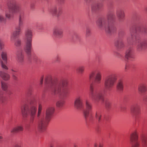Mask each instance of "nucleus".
<instances>
[{"instance_id": "4c0bfd02", "label": "nucleus", "mask_w": 147, "mask_h": 147, "mask_svg": "<svg viewBox=\"0 0 147 147\" xmlns=\"http://www.w3.org/2000/svg\"><path fill=\"white\" fill-rule=\"evenodd\" d=\"M90 30L89 28H87L86 30V36H89L90 34Z\"/></svg>"}, {"instance_id": "2eb2a0df", "label": "nucleus", "mask_w": 147, "mask_h": 147, "mask_svg": "<svg viewBox=\"0 0 147 147\" xmlns=\"http://www.w3.org/2000/svg\"><path fill=\"white\" fill-rule=\"evenodd\" d=\"M54 111V109L53 107H50L47 108L46 111L45 119L47 121H49L52 116Z\"/></svg>"}, {"instance_id": "f257e3e1", "label": "nucleus", "mask_w": 147, "mask_h": 147, "mask_svg": "<svg viewBox=\"0 0 147 147\" xmlns=\"http://www.w3.org/2000/svg\"><path fill=\"white\" fill-rule=\"evenodd\" d=\"M30 106L29 108L28 104H24L21 108V111L24 118H26L30 115L31 118V121L33 122L37 109V105L35 100H31L30 102Z\"/></svg>"}, {"instance_id": "4be33fe9", "label": "nucleus", "mask_w": 147, "mask_h": 147, "mask_svg": "<svg viewBox=\"0 0 147 147\" xmlns=\"http://www.w3.org/2000/svg\"><path fill=\"white\" fill-rule=\"evenodd\" d=\"M133 57L132 50L131 49H129L126 51L125 58L126 60H127L129 58Z\"/></svg>"}, {"instance_id": "aec40b11", "label": "nucleus", "mask_w": 147, "mask_h": 147, "mask_svg": "<svg viewBox=\"0 0 147 147\" xmlns=\"http://www.w3.org/2000/svg\"><path fill=\"white\" fill-rule=\"evenodd\" d=\"M116 15L119 21L123 20L125 16L124 11L121 9L117 11Z\"/></svg>"}, {"instance_id": "20e7f679", "label": "nucleus", "mask_w": 147, "mask_h": 147, "mask_svg": "<svg viewBox=\"0 0 147 147\" xmlns=\"http://www.w3.org/2000/svg\"><path fill=\"white\" fill-rule=\"evenodd\" d=\"M11 6L9 7V9L5 11V16L8 19L13 18L14 13H18L21 15L22 19V16L21 13L23 12V9L22 6L16 1L12 2L11 3Z\"/></svg>"}, {"instance_id": "7c9ffc66", "label": "nucleus", "mask_w": 147, "mask_h": 147, "mask_svg": "<svg viewBox=\"0 0 147 147\" xmlns=\"http://www.w3.org/2000/svg\"><path fill=\"white\" fill-rule=\"evenodd\" d=\"M64 103L65 102L63 100H60L57 102L56 105L57 107H61L63 106Z\"/></svg>"}, {"instance_id": "e433bc0d", "label": "nucleus", "mask_w": 147, "mask_h": 147, "mask_svg": "<svg viewBox=\"0 0 147 147\" xmlns=\"http://www.w3.org/2000/svg\"><path fill=\"white\" fill-rule=\"evenodd\" d=\"M7 98L6 97L0 95V101L3 103L6 100Z\"/></svg>"}, {"instance_id": "f3484780", "label": "nucleus", "mask_w": 147, "mask_h": 147, "mask_svg": "<svg viewBox=\"0 0 147 147\" xmlns=\"http://www.w3.org/2000/svg\"><path fill=\"white\" fill-rule=\"evenodd\" d=\"M131 113L133 114L137 115L140 113V109L139 105L135 104L132 106L130 109Z\"/></svg>"}, {"instance_id": "c85d7f7f", "label": "nucleus", "mask_w": 147, "mask_h": 147, "mask_svg": "<svg viewBox=\"0 0 147 147\" xmlns=\"http://www.w3.org/2000/svg\"><path fill=\"white\" fill-rule=\"evenodd\" d=\"M85 67L83 66H79L76 69V71L79 74L83 73L84 71Z\"/></svg>"}, {"instance_id": "a878e982", "label": "nucleus", "mask_w": 147, "mask_h": 147, "mask_svg": "<svg viewBox=\"0 0 147 147\" xmlns=\"http://www.w3.org/2000/svg\"><path fill=\"white\" fill-rule=\"evenodd\" d=\"M68 94V91L67 89H64L62 92H61L59 95L61 98H66Z\"/></svg>"}, {"instance_id": "49530a36", "label": "nucleus", "mask_w": 147, "mask_h": 147, "mask_svg": "<svg viewBox=\"0 0 147 147\" xmlns=\"http://www.w3.org/2000/svg\"><path fill=\"white\" fill-rule=\"evenodd\" d=\"M103 144L102 143H99V147H103Z\"/></svg>"}, {"instance_id": "5701e85b", "label": "nucleus", "mask_w": 147, "mask_h": 147, "mask_svg": "<svg viewBox=\"0 0 147 147\" xmlns=\"http://www.w3.org/2000/svg\"><path fill=\"white\" fill-rule=\"evenodd\" d=\"M116 88L117 91L122 92L123 90V81L119 80L117 84Z\"/></svg>"}, {"instance_id": "423d86ee", "label": "nucleus", "mask_w": 147, "mask_h": 147, "mask_svg": "<svg viewBox=\"0 0 147 147\" xmlns=\"http://www.w3.org/2000/svg\"><path fill=\"white\" fill-rule=\"evenodd\" d=\"M117 79V76L114 74H111L107 76L105 78L104 82L105 88L108 90L112 88L114 86Z\"/></svg>"}, {"instance_id": "412c9836", "label": "nucleus", "mask_w": 147, "mask_h": 147, "mask_svg": "<svg viewBox=\"0 0 147 147\" xmlns=\"http://www.w3.org/2000/svg\"><path fill=\"white\" fill-rule=\"evenodd\" d=\"M42 110V106L41 104H39L38 106V112L37 117L38 120L45 119L44 115L41 114Z\"/></svg>"}, {"instance_id": "5fc2aeb1", "label": "nucleus", "mask_w": 147, "mask_h": 147, "mask_svg": "<svg viewBox=\"0 0 147 147\" xmlns=\"http://www.w3.org/2000/svg\"><path fill=\"white\" fill-rule=\"evenodd\" d=\"M28 94H30V90H28Z\"/></svg>"}, {"instance_id": "603ef678", "label": "nucleus", "mask_w": 147, "mask_h": 147, "mask_svg": "<svg viewBox=\"0 0 147 147\" xmlns=\"http://www.w3.org/2000/svg\"><path fill=\"white\" fill-rule=\"evenodd\" d=\"M98 144L96 143H95L94 145V147H97Z\"/></svg>"}, {"instance_id": "bb28decb", "label": "nucleus", "mask_w": 147, "mask_h": 147, "mask_svg": "<svg viewBox=\"0 0 147 147\" xmlns=\"http://www.w3.org/2000/svg\"><path fill=\"white\" fill-rule=\"evenodd\" d=\"M58 84L61 87V88L66 87L67 84V82L66 80H63L60 81Z\"/></svg>"}, {"instance_id": "c756f323", "label": "nucleus", "mask_w": 147, "mask_h": 147, "mask_svg": "<svg viewBox=\"0 0 147 147\" xmlns=\"http://www.w3.org/2000/svg\"><path fill=\"white\" fill-rule=\"evenodd\" d=\"M142 142L143 147H147V137H143L142 139Z\"/></svg>"}, {"instance_id": "f03ea898", "label": "nucleus", "mask_w": 147, "mask_h": 147, "mask_svg": "<svg viewBox=\"0 0 147 147\" xmlns=\"http://www.w3.org/2000/svg\"><path fill=\"white\" fill-rule=\"evenodd\" d=\"M115 18V16L114 13H111L107 16V20H98L96 23L99 27L101 29H105L106 32L108 33H110L115 29L113 26L110 25L109 22L113 21Z\"/></svg>"}, {"instance_id": "37998d69", "label": "nucleus", "mask_w": 147, "mask_h": 147, "mask_svg": "<svg viewBox=\"0 0 147 147\" xmlns=\"http://www.w3.org/2000/svg\"><path fill=\"white\" fill-rule=\"evenodd\" d=\"M11 74H12V77L15 80H16L17 79V77L14 74V73H13V72L11 73Z\"/></svg>"}, {"instance_id": "9b49d317", "label": "nucleus", "mask_w": 147, "mask_h": 147, "mask_svg": "<svg viewBox=\"0 0 147 147\" xmlns=\"http://www.w3.org/2000/svg\"><path fill=\"white\" fill-rule=\"evenodd\" d=\"M39 122L37 128L40 132L45 131L47 128L48 123L49 121H47L45 119L38 120Z\"/></svg>"}, {"instance_id": "473e14b6", "label": "nucleus", "mask_w": 147, "mask_h": 147, "mask_svg": "<svg viewBox=\"0 0 147 147\" xmlns=\"http://www.w3.org/2000/svg\"><path fill=\"white\" fill-rule=\"evenodd\" d=\"M18 60L19 62H22L24 60V55L22 53L19 54L18 57Z\"/></svg>"}, {"instance_id": "6e6552de", "label": "nucleus", "mask_w": 147, "mask_h": 147, "mask_svg": "<svg viewBox=\"0 0 147 147\" xmlns=\"http://www.w3.org/2000/svg\"><path fill=\"white\" fill-rule=\"evenodd\" d=\"M86 109L84 110L83 113L84 118L87 122L91 121L93 118L91 114L90 113L92 109V106L91 103L88 100H86L85 103Z\"/></svg>"}, {"instance_id": "58836bf2", "label": "nucleus", "mask_w": 147, "mask_h": 147, "mask_svg": "<svg viewBox=\"0 0 147 147\" xmlns=\"http://www.w3.org/2000/svg\"><path fill=\"white\" fill-rule=\"evenodd\" d=\"M21 43V41L20 40H17L15 43V45L16 46H20Z\"/></svg>"}, {"instance_id": "cd10ccee", "label": "nucleus", "mask_w": 147, "mask_h": 147, "mask_svg": "<svg viewBox=\"0 0 147 147\" xmlns=\"http://www.w3.org/2000/svg\"><path fill=\"white\" fill-rule=\"evenodd\" d=\"M1 58L3 60L5 61V62L6 63H7V53L5 52H2V53H1Z\"/></svg>"}, {"instance_id": "c03bdc74", "label": "nucleus", "mask_w": 147, "mask_h": 147, "mask_svg": "<svg viewBox=\"0 0 147 147\" xmlns=\"http://www.w3.org/2000/svg\"><path fill=\"white\" fill-rule=\"evenodd\" d=\"M11 71H12V72H13L14 73V72H17L18 71V70L16 69H11Z\"/></svg>"}, {"instance_id": "72a5a7b5", "label": "nucleus", "mask_w": 147, "mask_h": 147, "mask_svg": "<svg viewBox=\"0 0 147 147\" xmlns=\"http://www.w3.org/2000/svg\"><path fill=\"white\" fill-rule=\"evenodd\" d=\"M96 117L98 121H100L101 120V113L100 112H97L96 114Z\"/></svg>"}, {"instance_id": "4468645a", "label": "nucleus", "mask_w": 147, "mask_h": 147, "mask_svg": "<svg viewBox=\"0 0 147 147\" xmlns=\"http://www.w3.org/2000/svg\"><path fill=\"white\" fill-rule=\"evenodd\" d=\"M53 34L56 38H62L63 36V30L60 27H55L53 29Z\"/></svg>"}, {"instance_id": "3c124183", "label": "nucleus", "mask_w": 147, "mask_h": 147, "mask_svg": "<svg viewBox=\"0 0 147 147\" xmlns=\"http://www.w3.org/2000/svg\"><path fill=\"white\" fill-rule=\"evenodd\" d=\"M144 99L145 100L147 101V96L144 98Z\"/></svg>"}, {"instance_id": "4d7b16f0", "label": "nucleus", "mask_w": 147, "mask_h": 147, "mask_svg": "<svg viewBox=\"0 0 147 147\" xmlns=\"http://www.w3.org/2000/svg\"><path fill=\"white\" fill-rule=\"evenodd\" d=\"M74 147H77L76 146H75Z\"/></svg>"}, {"instance_id": "13d9d810", "label": "nucleus", "mask_w": 147, "mask_h": 147, "mask_svg": "<svg viewBox=\"0 0 147 147\" xmlns=\"http://www.w3.org/2000/svg\"><path fill=\"white\" fill-rule=\"evenodd\" d=\"M51 147H53L52 146H51Z\"/></svg>"}, {"instance_id": "de8ad7c7", "label": "nucleus", "mask_w": 147, "mask_h": 147, "mask_svg": "<svg viewBox=\"0 0 147 147\" xmlns=\"http://www.w3.org/2000/svg\"><path fill=\"white\" fill-rule=\"evenodd\" d=\"M128 67L129 65L127 64H126L125 67V70H126L128 69Z\"/></svg>"}, {"instance_id": "393cba45", "label": "nucleus", "mask_w": 147, "mask_h": 147, "mask_svg": "<svg viewBox=\"0 0 147 147\" xmlns=\"http://www.w3.org/2000/svg\"><path fill=\"white\" fill-rule=\"evenodd\" d=\"M0 76L4 80H5L9 79L10 77L9 74L1 71H0Z\"/></svg>"}, {"instance_id": "a18cd8bd", "label": "nucleus", "mask_w": 147, "mask_h": 147, "mask_svg": "<svg viewBox=\"0 0 147 147\" xmlns=\"http://www.w3.org/2000/svg\"><path fill=\"white\" fill-rule=\"evenodd\" d=\"M43 77H42L40 79V85H42L43 83Z\"/></svg>"}, {"instance_id": "9d476101", "label": "nucleus", "mask_w": 147, "mask_h": 147, "mask_svg": "<svg viewBox=\"0 0 147 147\" xmlns=\"http://www.w3.org/2000/svg\"><path fill=\"white\" fill-rule=\"evenodd\" d=\"M23 25V22L22 20V17L20 15L19 18V25L16 27L15 30L13 31L12 34L11 36L12 40L16 38L20 35L21 31V28Z\"/></svg>"}, {"instance_id": "dca6fc26", "label": "nucleus", "mask_w": 147, "mask_h": 147, "mask_svg": "<svg viewBox=\"0 0 147 147\" xmlns=\"http://www.w3.org/2000/svg\"><path fill=\"white\" fill-rule=\"evenodd\" d=\"M49 12L53 15L58 16L62 14V9L61 8H59L57 9L56 7H54L51 9Z\"/></svg>"}, {"instance_id": "7ed1b4c3", "label": "nucleus", "mask_w": 147, "mask_h": 147, "mask_svg": "<svg viewBox=\"0 0 147 147\" xmlns=\"http://www.w3.org/2000/svg\"><path fill=\"white\" fill-rule=\"evenodd\" d=\"M33 36L32 31L31 29L28 28L25 30L24 37L25 45L24 49L27 54L29 55L31 53Z\"/></svg>"}, {"instance_id": "0eeeda50", "label": "nucleus", "mask_w": 147, "mask_h": 147, "mask_svg": "<svg viewBox=\"0 0 147 147\" xmlns=\"http://www.w3.org/2000/svg\"><path fill=\"white\" fill-rule=\"evenodd\" d=\"M45 83L47 84H53V86L51 89V92L54 95H60L61 90V87L57 83L53 84L51 77H47L46 78Z\"/></svg>"}, {"instance_id": "6ab92c4d", "label": "nucleus", "mask_w": 147, "mask_h": 147, "mask_svg": "<svg viewBox=\"0 0 147 147\" xmlns=\"http://www.w3.org/2000/svg\"><path fill=\"white\" fill-rule=\"evenodd\" d=\"M138 91L141 93H143L147 91V86L145 84H141L138 86Z\"/></svg>"}, {"instance_id": "a19ab883", "label": "nucleus", "mask_w": 147, "mask_h": 147, "mask_svg": "<svg viewBox=\"0 0 147 147\" xmlns=\"http://www.w3.org/2000/svg\"><path fill=\"white\" fill-rule=\"evenodd\" d=\"M58 1L60 4H62L65 3V0H58Z\"/></svg>"}, {"instance_id": "a211bd4d", "label": "nucleus", "mask_w": 147, "mask_h": 147, "mask_svg": "<svg viewBox=\"0 0 147 147\" xmlns=\"http://www.w3.org/2000/svg\"><path fill=\"white\" fill-rule=\"evenodd\" d=\"M147 46V42L145 41L139 42L137 45V48L139 51L145 49Z\"/></svg>"}, {"instance_id": "b1692460", "label": "nucleus", "mask_w": 147, "mask_h": 147, "mask_svg": "<svg viewBox=\"0 0 147 147\" xmlns=\"http://www.w3.org/2000/svg\"><path fill=\"white\" fill-rule=\"evenodd\" d=\"M23 128L22 125L17 126L12 128L11 131V133H16L23 130Z\"/></svg>"}, {"instance_id": "c9c22d12", "label": "nucleus", "mask_w": 147, "mask_h": 147, "mask_svg": "<svg viewBox=\"0 0 147 147\" xmlns=\"http://www.w3.org/2000/svg\"><path fill=\"white\" fill-rule=\"evenodd\" d=\"M98 5L97 4H94L92 5V10H95L99 8Z\"/></svg>"}, {"instance_id": "8fccbe9b", "label": "nucleus", "mask_w": 147, "mask_h": 147, "mask_svg": "<svg viewBox=\"0 0 147 147\" xmlns=\"http://www.w3.org/2000/svg\"><path fill=\"white\" fill-rule=\"evenodd\" d=\"M56 60L57 61H60V58L59 57H57Z\"/></svg>"}, {"instance_id": "1a4fd4ad", "label": "nucleus", "mask_w": 147, "mask_h": 147, "mask_svg": "<svg viewBox=\"0 0 147 147\" xmlns=\"http://www.w3.org/2000/svg\"><path fill=\"white\" fill-rule=\"evenodd\" d=\"M102 78L101 73L99 71H93L89 75V80H91L94 79L95 82L98 84L101 83Z\"/></svg>"}, {"instance_id": "39448f33", "label": "nucleus", "mask_w": 147, "mask_h": 147, "mask_svg": "<svg viewBox=\"0 0 147 147\" xmlns=\"http://www.w3.org/2000/svg\"><path fill=\"white\" fill-rule=\"evenodd\" d=\"M89 96L93 100L98 101L103 100V93L102 92L96 88H95L92 83L90 84Z\"/></svg>"}, {"instance_id": "2f4dec72", "label": "nucleus", "mask_w": 147, "mask_h": 147, "mask_svg": "<svg viewBox=\"0 0 147 147\" xmlns=\"http://www.w3.org/2000/svg\"><path fill=\"white\" fill-rule=\"evenodd\" d=\"M115 46L119 49H120L124 47L123 43L121 41H117L115 43Z\"/></svg>"}, {"instance_id": "864d4df0", "label": "nucleus", "mask_w": 147, "mask_h": 147, "mask_svg": "<svg viewBox=\"0 0 147 147\" xmlns=\"http://www.w3.org/2000/svg\"><path fill=\"white\" fill-rule=\"evenodd\" d=\"M3 138V137L2 136L0 135V139H2Z\"/></svg>"}, {"instance_id": "79ce46f5", "label": "nucleus", "mask_w": 147, "mask_h": 147, "mask_svg": "<svg viewBox=\"0 0 147 147\" xmlns=\"http://www.w3.org/2000/svg\"><path fill=\"white\" fill-rule=\"evenodd\" d=\"M4 46L3 42V41L0 40V48L2 49L3 48Z\"/></svg>"}, {"instance_id": "f704fd0d", "label": "nucleus", "mask_w": 147, "mask_h": 147, "mask_svg": "<svg viewBox=\"0 0 147 147\" xmlns=\"http://www.w3.org/2000/svg\"><path fill=\"white\" fill-rule=\"evenodd\" d=\"M1 87L2 89L4 90H6L7 89V84L3 82H1Z\"/></svg>"}, {"instance_id": "ea45409f", "label": "nucleus", "mask_w": 147, "mask_h": 147, "mask_svg": "<svg viewBox=\"0 0 147 147\" xmlns=\"http://www.w3.org/2000/svg\"><path fill=\"white\" fill-rule=\"evenodd\" d=\"M5 19L2 15H0V22L4 21Z\"/></svg>"}, {"instance_id": "ddd939ff", "label": "nucleus", "mask_w": 147, "mask_h": 147, "mask_svg": "<svg viewBox=\"0 0 147 147\" xmlns=\"http://www.w3.org/2000/svg\"><path fill=\"white\" fill-rule=\"evenodd\" d=\"M74 106L78 110H80L83 107V101L80 96H78L76 98L74 102Z\"/></svg>"}, {"instance_id": "09e8293b", "label": "nucleus", "mask_w": 147, "mask_h": 147, "mask_svg": "<svg viewBox=\"0 0 147 147\" xmlns=\"http://www.w3.org/2000/svg\"><path fill=\"white\" fill-rule=\"evenodd\" d=\"M13 147H21V146L19 144H16Z\"/></svg>"}, {"instance_id": "6e6d98bb", "label": "nucleus", "mask_w": 147, "mask_h": 147, "mask_svg": "<svg viewBox=\"0 0 147 147\" xmlns=\"http://www.w3.org/2000/svg\"><path fill=\"white\" fill-rule=\"evenodd\" d=\"M145 10L146 11H147V7L146 8Z\"/></svg>"}, {"instance_id": "f8f14e48", "label": "nucleus", "mask_w": 147, "mask_h": 147, "mask_svg": "<svg viewBox=\"0 0 147 147\" xmlns=\"http://www.w3.org/2000/svg\"><path fill=\"white\" fill-rule=\"evenodd\" d=\"M138 136L136 131L132 133L130 136V140L131 142L134 143L131 145V147H140V143L138 141Z\"/></svg>"}]
</instances>
